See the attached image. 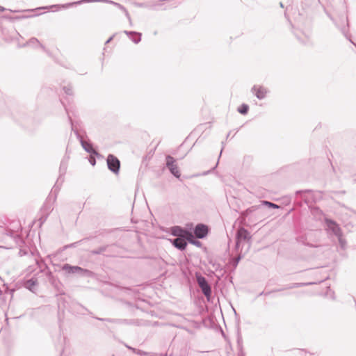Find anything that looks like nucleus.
I'll return each instance as SVG.
<instances>
[{
	"mask_svg": "<svg viewBox=\"0 0 356 356\" xmlns=\"http://www.w3.org/2000/svg\"><path fill=\"white\" fill-rule=\"evenodd\" d=\"M280 7L284 8V5L282 2L280 3Z\"/></svg>",
	"mask_w": 356,
	"mask_h": 356,
	"instance_id": "de8ad7c7",
	"label": "nucleus"
},
{
	"mask_svg": "<svg viewBox=\"0 0 356 356\" xmlns=\"http://www.w3.org/2000/svg\"><path fill=\"white\" fill-rule=\"evenodd\" d=\"M74 307L76 308H77V310L76 311L77 313H80V314H83V313L82 312L83 310L88 312V309L86 307H83L82 305H79L78 303H75L74 304Z\"/></svg>",
	"mask_w": 356,
	"mask_h": 356,
	"instance_id": "f704fd0d",
	"label": "nucleus"
},
{
	"mask_svg": "<svg viewBox=\"0 0 356 356\" xmlns=\"http://www.w3.org/2000/svg\"><path fill=\"white\" fill-rule=\"evenodd\" d=\"M194 227H193V222H188L186 224L185 227H183V228H184V231L188 232V233H189V234H193Z\"/></svg>",
	"mask_w": 356,
	"mask_h": 356,
	"instance_id": "473e14b6",
	"label": "nucleus"
},
{
	"mask_svg": "<svg viewBox=\"0 0 356 356\" xmlns=\"http://www.w3.org/2000/svg\"><path fill=\"white\" fill-rule=\"evenodd\" d=\"M302 237L299 236V237H298L297 241H298V242H302Z\"/></svg>",
	"mask_w": 356,
	"mask_h": 356,
	"instance_id": "c03bdc74",
	"label": "nucleus"
},
{
	"mask_svg": "<svg viewBox=\"0 0 356 356\" xmlns=\"http://www.w3.org/2000/svg\"><path fill=\"white\" fill-rule=\"evenodd\" d=\"M209 232V227L204 223H197L193 229V235L197 238L203 239L206 238Z\"/></svg>",
	"mask_w": 356,
	"mask_h": 356,
	"instance_id": "9d476101",
	"label": "nucleus"
},
{
	"mask_svg": "<svg viewBox=\"0 0 356 356\" xmlns=\"http://www.w3.org/2000/svg\"><path fill=\"white\" fill-rule=\"evenodd\" d=\"M36 264L41 269V272H44L45 269H47V270H49L48 266L43 260H36Z\"/></svg>",
	"mask_w": 356,
	"mask_h": 356,
	"instance_id": "2f4dec72",
	"label": "nucleus"
},
{
	"mask_svg": "<svg viewBox=\"0 0 356 356\" xmlns=\"http://www.w3.org/2000/svg\"><path fill=\"white\" fill-rule=\"evenodd\" d=\"M115 35H113L112 36H111L105 42V44H108L114 38Z\"/></svg>",
	"mask_w": 356,
	"mask_h": 356,
	"instance_id": "ea45409f",
	"label": "nucleus"
},
{
	"mask_svg": "<svg viewBox=\"0 0 356 356\" xmlns=\"http://www.w3.org/2000/svg\"><path fill=\"white\" fill-rule=\"evenodd\" d=\"M326 225L330 230L337 236H340L342 235V231L339 225L333 220L326 219L325 220Z\"/></svg>",
	"mask_w": 356,
	"mask_h": 356,
	"instance_id": "4468645a",
	"label": "nucleus"
},
{
	"mask_svg": "<svg viewBox=\"0 0 356 356\" xmlns=\"http://www.w3.org/2000/svg\"><path fill=\"white\" fill-rule=\"evenodd\" d=\"M5 235L11 238L17 245L20 246L24 243L19 234L12 229H6Z\"/></svg>",
	"mask_w": 356,
	"mask_h": 356,
	"instance_id": "f3484780",
	"label": "nucleus"
},
{
	"mask_svg": "<svg viewBox=\"0 0 356 356\" xmlns=\"http://www.w3.org/2000/svg\"><path fill=\"white\" fill-rule=\"evenodd\" d=\"M229 134H230V133H228L227 138L229 137Z\"/></svg>",
	"mask_w": 356,
	"mask_h": 356,
	"instance_id": "3c124183",
	"label": "nucleus"
},
{
	"mask_svg": "<svg viewBox=\"0 0 356 356\" xmlns=\"http://www.w3.org/2000/svg\"><path fill=\"white\" fill-rule=\"evenodd\" d=\"M67 166V161L65 159L62 160V161L60 162V168H59L60 176L58 178V179L52 189V191L54 193H58V191L60 190V186L62 185L63 182L64 181L63 175L66 172Z\"/></svg>",
	"mask_w": 356,
	"mask_h": 356,
	"instance_id": "1a4fd4ad",
	"label": "nucleus"
},
{
	"mask_svg": "<svg viewBox=\"0 0 356 356\" xmlns=\"http://www.w3.org/2000/svg\"><path fill=\"white\" fill-rule=\"evenodd\" d=\"M251 92L254 94L258 99L262 100L267 97L270 90L263 86L254 85L251 88Z\"/></svg>",
	"mask_w": 356,
	"mask_h": 356,
	"instance_id": "9b49d317",
	"label": "nucleus"
},
{
	"mask_svg": "<svg viewBox=\"0 0 356 356\" xmlns=\"http://www.w3.org/2000/svg\"><path fill=\"white\" fill-rule=\"evenodd\" d=\"M330 19L334 24L335 26L340 31L343 36L349 40L352 44L356 46L351 39V34L350 33V24L348 16L345 14L339 15L337 17H333L330 15H328Z\"/></svg>",
	"mask_w": 356,
	"mask_h": 356,
	"instance_id": "f257e3e1",
	"label": "nucleus"
},
{
	"mask_svg": "<svg viewBox=\"0 0 356 356\" xmlns=\"http://www.w3.org/2000/svg\"><path fill=\"white\" fill-rule=\"evenodd\" d=\"M125 346L129 349L131 350L133 353H136V349L134 348H132L127 344H125Z\"/></svg>",
	"mask_w": 356,
	"mask_h": 356,
	"instance_id": "58836bf2",
	"label": "nucleus"
},
{
	"mask_svg": "<svg viewBox=\"0 0 356 356\" xmlns=\"http://www.w3.org/2000/svg\"><path fill=\"white\" fill-rule=\"evenodd\" d=\"M27 45L32 46L33 47L38 46L41 49H42L44 51H47L45 47L42 44L40 43V42L38 40V38H34V37L30 38L25 44H23V47H26Z\"/></svg>",
	"mask_w": 356,
	"mask_h": 356,
	"instance_id": "5701e85b",
	"label": "nucleus"
},
{
	"mask_svg": "<svg viewBox=\"0 0 356 356\" xmlns=\"http://www.w3.org/2000/svg\"><path fill=\"white\" fill-rule=\"evenodd\" d=\"M38 285V279L35 277H32L29 280H24L23 283V286L33 293H35L37 291Z\"/></svg>",
	"mask_w": 356,
	"mask_h": 356,
	"instance_id": "2eb2a0df",
	"label": "nucleus"
},
{
	"mask_svg": "<svg viewBox=\"0 0 356 356\" xmlns=\"http://www.w3.org/2000/svg\"><path fill=\"white\" fill-rule=\"evenodd\" d=\"M124 33L129 37V38L135 44H138L141 40V33L133 31H124Z\"/></svg>",
	"mask_w": 356,
	"mask_h": 356,
	"instance_id": "412c9836",
	"label": "nucleus"
},
{
	"mask_svg": "<svg viewBox=\"0 0 356 356\" xmlns=\"http://www.w3.org/2000/svg\"><path fill=\"white\" fill-rule=\"evenodd\" d=\"M88 238H83V239H81L79 241H76V242H74V243H70V244H67V245H65L64 247H63V250H67L68 248H76L77 247V245L80 243H81L83 241L85 240H88Z\"/></svg>",
	"mask_w": 356,
	"mask_h": 356,
	"instance_id": "7c9ffc66",
	"label": "nucleus"
},
{
	"mask_svg": "<svg viewBox=\"0 0 356 356\" xmlns=\"http://www.w3.org/2000/svg\"><path fill=\"white\" fill-rule=\"evenodd\" d=\"M305 38L300 37L298 33H295L296 37L297 39L302 44H305L308 42L309 38H310V33L304 34Z\"/></svg>",
	"mask_w": 356,
	"mask_h": 356,
	"instance_id": "c85d7f7f",
	"label": "nucleus"
},
{
	"mask_svg": "<svg viewBox=\"0 0 356 356\" xmlns=\"http://www.w3.org/2000/svg\"><path fill=\"white\" fill-rule=\"evenodd\" d=\"M305 245H307V246H310V247H312V246H313V245H309V243H307V244H305Z\"/></svg>",
	"mask_w": 356,
	"mask_h": 356,
	"instance_id": "09e8293b",
	"label": "nucleus"
},
{
	"mask_svg": "<svg viewBox=\"0 0 356 356\" xmlns=\"http://www.w3.org/2000/svg\"><path fill=\"white\" fill-rule=\"evenodd\" d=\"M113 245H106L100 246L97 249L91 250L90 254L92 255L102 254L106 257H111L112 255L111 249Z\"/></svg>",
	"mask_w": 356,
	"mask_h": 356,
	"instance_id": "f8f14e48",
	"label": "nucleus"
},
{
	"mask_svg": "<svg viewBox=\"0 0 356 356\" xmlns=\"http://www.w3.org/2000/svg\"><path fill=\"white\" fill-rule=\"evenodd\" d=\"M187 243H189L190 244H192L197 248H200L202 246V243L195 238V236L193 234H188L187 237Z\"/></svg>",
	"mask_w": 356,
	"mask_h": 356,
	"instance_id": "a878e982",
	"label": "nucleus"
},
{
	"mask_svg": "<svg viewBox=\"0 0 356 356\" xmlns=\"http://www.w3.org/2000/svg\"><path fill=\"white\" fill-rule=\"evenodd\" d=\"M46 276L49 282V283L51 284L52 286H54L58 291H60V281L53 275L52 272L49 270H48L46 272Z\"/></svg>",
	"mask_w": 356,
	"mask_h": 356,
	"instance_id": "6ab92c4d",
	"label": "nucleus"
},
{
	"mask_svg": "<svg viewBox=\"0 0 356 356\" xmlns=\"http://www.w3.org/2000/svg\"><path fill=\"white\" fill-rule=\"evenodd\" d=\"M65 93L67 95H72L73 91H72V87L70 85H68L67 86H64L63 88Z\"/></svg>",
	"mask_w": 356,
	"mask_h": 356,
	"instance_id": "72a5a7b5",
	"label": "nucleus"
},
{
	"mask_svg": "<svg viewBox=\"0 0 356 356\" xmlns=\"http://www.w3.org/2000/svg\"><path fill=\"white\" fill-rule=\"evenodd\" d=\"M284 289H282V288H280V289H274L273 291H271V293L273 292H279V291H284Z\"/></svg>",
	"mask_w": 356,
	"mask_h": 356,
	"instance_id": "a19ab883",
	"label": "nucleus"
},
{
	"mask_svg": "<svg viewBox=\"0 0 356 356\" xmlns=\"http://www.w3.org/2000/svg\"><path fill=\"white\" fill-rule=\"evenodd\" d=\"M4 18L6 19H8L10 20H13V19H24V18H26L27 17L26 16H16V17H11V16H8V15H4L3 16Z\"/></svg>",
	"mask_w": 356,
	"mask_h": 356,
	"instance_id": "c9c22d12",
	"label": "nucleus"
},
{
	"mask_svg": "<svg viewBox=\"0 0 356 356\" xmlns=\"http://www.w3.org/2000/svg\"><path fill=\"white\" fill-rule=\"evenodd\" d=\"M107 166L113 173L118 175L120 168V160L113 154H109L106 159Z\"/></svg>",
	"mask_w": 356,
	"mask_h": 356,
	"instance_id": "6e6552de",
	"label": "nucleus"
},
{
	"mask_svg": "<svg viewBox=\"0 0 356 356\" xmlns=\"http://www.w3.org/2000/svg\"><path fill=\"white\" fill-rule=\"evenodd\" d=\"M170 233L176 238L185 237L186 238L188 233L184 231V228L181 226L175 225L170 228Z\"/></svg>",
	"mask_w": 356,
	"mask_h": 356,
	"instance_id": "dca6fc26",
	"label": "nucleus"
},
{
	"mask_svg": "<svg viewBox=\"0 0 356 356\" xmlns=\"http://www.w3.org/2000/svg\"><path fill=\"white\" fill-rule=\"evenodd\" d=\"M221 144H222V149H221V150H220V154H219L218 159H220V156H221L222 152L223 149H224L225 145V143L224 141H222V142L221 143ZM218 162H219V160H218V162H217L216 165L213 168V170H214V169L217 167V165H218Z\"/></svg>",
	"mask_w": 356,
	"mask_h": 356,
	"instance_id": "e433bc0d",
	"label": "nucleus"
},
{
	"mask_svg": "<svg viewBox=\"0 0 356 356\" xmlns=\"http://www.w3.org/2000/svg\"><path fill=\"white\" fill-rule=\"evenodd\" d=\"M271 293V291H268V292H266V293H264V291H262L261 293H260V296H262V295H268Z\"/></svg>",
	"mask_w": 356,
	"mask_h": 356,
	"instance_id": "79ce46f5",
	"label": "nucleus"
},
{
	"mask_svg": "<svg viewBox=\"0 0 356 356\" xmlns=\"http://www.w3.org/2000/svg\"><path fill=\"white\" fill-rule=\"evenodd\" d=\"M10 12L12 13H17L19 12V10H9Z\"/></svg>",
	"mask_w": 356,
	"mask_h": 356,
	"instance_id": "49530a36",
	"label": "nucleus"
},
{
	"mask_svg": "<svg viewBox=\"0 0 356 356\" xmlns=\"http://www.w3.org/2000/svg\"><path fill=\"white\" fill-rule=\"evenodd\" d=\"M209 172H204V175H207Z\"/></svg>",
	"mask_w": 356,
	"mask_h": 356,
	"instance_id": "603ef678",
	"label": "nucleus"
},
{
	"mask_svg": "<svg viewBox=\"0 0 356 356\" xmlns=\"http://www.w3.org/2000/svg\"><path fill=\"white\" fill-rule=\"evenodd\" d=\"M65 108V111L67 113V115H68V118H69V120L71 123V126H72V130L74 131L75 135L76 136V138L79 140L80 141V143L82 146V147L83 148V149L90 154L91 155H95V156L97 157H101V154L99 153H98L93 147V145L90 142V141H86L83 139V138L81 136V135L79 134V131L77 130H74V127H73V123H72V118L70 117V115H69V113H68V111L66 108Z\"/></svg>",
	"mask_w": 356,
	"mask_h": 356,
	"instance_id": "7ed1b4c3",
	"label": "nucleus"
},
{
	"mask_svg": "<svg viewBox=\"0 0 356 356\" xmlns=\"http://www.w3.org/2000/svg\"><path fill=\"white\" fill-rule=\"evenodd\" d=\"M248 111H249V106L246 104H242L237 108V111L242 115H246L248 113Z\"/></svg>",
	"mask_w": 356,
	"mask_h": 356,
	"instance_id": "bb28decb",
	"label": "nucleus"
},
{
	"mask_svg": "<svg viewBox=\"0 0 356 356\" xmlns=\"http://www.w3.org/2000/svg\"><path fill=\"white\" fill-rule=\"evenodd\" d=\"M62 270L67 274H80L83 276L90 277L92 272L90 270L83 268L78 266H72L69 264H65L62 266Z\"/></svg>",
	"mask_w": 356,
	"mask_h": 356,
	"instance_id": "423d86ee",
	"label": "nucleus"
},
{
	"mask_svg": "<svg viewBox=\"0 0 356 356\" xmlns=\"http://www.w3.org/2000/svg\"><path fill=\"white\" fill-rule=\"evenodd\" d=\"M94 2H105V3H112V4L115 5L120 9H121L122 10H123L124 12L125 15L127 17V19H129V21L130 22H131V17L129 15V12L127 11V10L122 5H121L118 3H115L111 0H79L77 1L67 3L65 4H56V5L51 6V8H56H56H63L67 9V8H71L74 6L81 5V4L86 3H94Z\"/></svg>",
	"mask_w": 356,
	"mask_h": 356,
	"instance_id": "f03ea898",
	"label": "nucleus"
},
{
	"mask_svg": "<svg viewBox=\"0 0 356 356\" xmlns=\"http://www.w3.org/2000/svg\"><path fill=\"white\" fill-rule=\"evenodd\" d=\"M165 165L170 172L176 178L179 179L181 177V173L176 163V159L173 156L170 155L165 156Z\"/></svg>",
	"mask_w": 356,
	"mask_h": 356,
	"instance_id": "0eeeda50",
	"label": "nucleus"
},
{
	"mask_svg": "<svg viewBox=\"0 0 356 356\" xmlns=\"http://www.w3.org/2000/svg\"><path fill=\"white\" fill-rule=\"evenodd\" d=\"M95 155H91L89 158V162L92 165H95L96 164V159L95 157Z\"/></svg>",
	"mask_w": 356,
	"mask_h": 356,
	"instance_id": "4c0bfd02",
	"label": "nucleus"
},
{
	"mask_svg": "<svg viewBox=\"0 0 356 356\" xmlns=\"http://www.w3.org/2000/svg\"><path fill=\"white\" fill-rule=\"evenodd\" d=\"M312 190L306 189V190H299L296 192V201L297 204L300 206L302 205L301 202L303 201L305 203L308 204L309 201L305 197L306 193H312Z\"/></svg>",
	"mask_w": 356,
	"mask_h": 356,
	"instance_id": "a211bd4d",
	"label": "nucleus"
},
{
	"mask_svg": "<svg viewBox=\"0 0 356 356\" xmlns=\"http://www.w3.org/2000/svg\"><path fill=\"white\" fill-rule=\"evenodd\" d=\"M6 10V9L4 7H3V6H0V12H3V11H4V10Z\"/></svg>",
	"mask_w": 356,
	"mask_h": 356,
	"instance_id": "37998d69",
	"label": "nucleus"
},
{
	"mask_svg": "<svg viewBox=\"0 0 356 356\" xmlns=\"http://www.w3.org/2000/svg\"><path fill=\"white\" fill-rule=\"evenodd\" d=\"M337 238H338V241H339V243L340 248L341 250H346L347 243H346V239L343 238V234L340 235V236H338Z\"/></svg>",
	"mask_w": 356,
	"mask_h": 356,
	"instance_id": "c756f323",
	"label": "nucleus"
},
{
	"mask_svg": "<svg viewBox=\"0 0 356 356\" xmlns=\"http://www.w3.org/2000/svg\"><path fill=\"white\" fill-rule=\"evenodd\" d=\"M252 236L249 231L243 227H240L236 232V245L235 248L238 250L240 248V245L243 242H247L249 245L251 243Z\"/></svg>",
	"mask_w": 356,
	"mask_h": 356,
	"instance_id": "20e7f679",
	"label": "nucleus"
},
{
	"mask_svg": "<svg viewBox=\"0 0 356 356\" xmlns=\"http://www.w3.org/2000/svg\"><path fill=\"white\" fill-rule=\"evenodd\" d=\"M59 309H60V303H58Z\"/></svg>",
	"mask_w": 356,
	"mask_h": 356,
	"instance_id": "8fccbe9b",
	"label": "nucleus"
},
{
	"mask_svg": "<svg viewBox=\"0 0 356 356\" xmlns=\"http://www.w3.org/2000/svg\"><path fill=\"white\" fill-rule=\"evenodd\" d=\"M195 277L197 283L202 293L205 296L207 299L209 300L212 295V289L207 280L200 273H196Z\"/></svg>",
	"mask_w": 356,
	"mask_h": 356,
	"instance_id": "39448f33",
	"label": "nucleus"
},
{
	"mask_svg": "<svg viewBox=\"0 0 356 356\" xmlns=\"http://www.w3.org/2000/svg\"><path fill=\"white\" fill-rule=\"evenodd\" d=\"M174 247L180 251H184L187 247V239L185 237L175 238L169 239Z\"/></svg>",
	"mask_w": 356,
	"mask_h": 356,
	"instance_id": "ddd939ff",
	"label": "nucleus"
},
{
	"mask_svg": "<svg viewBox=\"0 0 356 356\" xmlns=\"http://www.w3.org/2000/svg\"><path fill=\"white\" fill-rule=\"evenodd\" d=\"M213 266L215 268L216 271L219 272L221 277L227 271L225 267H222L219 264H213Z\"/></svg>",
	"mask_w": 356,
	"mask_h": 356,
	"instance_id": "cd10ccee",
	"label": "nucleus"
},
{
	"mask_svg": "<svg viewBox=\"0 0 356 356\" xmlns=\"http://www.w3.org/2000/svg\"><path fill=\"white\" fill-rule=\"evenodd\" d=\"M94 318V316H92ZM95 319L101 321H105L111 323L115 324H123L127 323V320L126 319H120V318H99V317H95Z\"/></svg>",
	"mask_w": 356,
	"mask_h": 356,
	"instance_id": "b1692460",
	"label": "nucleus"
},
{
	"mask_svg": "<svg viewBox=\"0 0 356 356\" xmlns=\"http://www.w3.org/2000/svg\"><path fill=\"white\" fill-rule=\"evenodd\" d=\"M241 259V256H238L236 258H232L228 264H226L225 268L227 271L233 272L237 267L238 262Z\"/></svg>",
	"mask_w": 356,
	"mask_h": 356,
	"instance_id": "4be33fe9",
	"label": "nucleus"
},
{
	"mask_svg": "<svg viewBox=\"0 0 356 356\" xmlns=\"http://www.w3.org/2000/svg\"><path fill=\"white\" fill-rule=\"evenodd\" d=\"M264 205H266L268 208H270V209H278L279 208V206L277 204H275V203H273L271 202H268V201H266V200H263V201H261V204L252 206L251 207L248 209L246 210V211L247 212H248V211H250V212L254 211L259 209L261 206H264Z\"/></svg>",
	"mask_w": 356,
	"mask_h": 356,
	"instance_id": "aec40b11",
	"label": "nucleus"
},
{
	"mask_svg": "<svg viewBox=\"0 0 356 356\" xmlns=\"http://www.w3.org/2000/svg\"><path fill=\"white\" fill-rule=\"evenodd\" d=\"M313 284H314L313 282L291 283V284L284 285V287H282V289H285V290L291 289H294V288H298V287H302V286H305L312 285Z\"/></svg>",
	"mask_w": 356,
	"mask_h": 356,
	"instance_id": "393cba45",
	"label": "nucleus"
},
{
	"mask_svg": "<svg viewBox=\"0 0 356 356\" xmlns=\"http://www.w3.org/2000/svg\"><path fill=\"white\" fill-rule=\"evenodd\" d=\"M44 221H45V218L42 220V221L41 222V223H42Z\"/></svg>",
	"mask_w": 356,
	"mask_h": 356,
	"instance_id": "864d4df0",
	"label": "nucleus"
},
{
	"mask_svg": "<svg viewBox=\"0 0 356 356\" xmlns=\"http://www.w3.org/2000/svg\"><path fill=\"white\" fill-rule=\"evenodd\" d=\"M138 6H140V7H143L144 6V3H138Z\"/></svg>",
	"mask_w": 356,
	"mask_h": 356,
	"instance_id": "a18cd8bd",
	"label": "nucleus"
}]
</instances>
